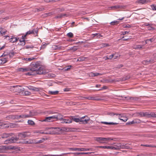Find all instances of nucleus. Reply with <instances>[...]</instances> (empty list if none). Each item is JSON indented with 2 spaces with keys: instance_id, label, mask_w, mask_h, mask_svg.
Masks as SVG:
<instances>
[{
  "instance_id": "2eb2a0df",
  "label": "nucleus",
  "mask_w": 156,
  "mask_h": 156,
  "mask_svg": "<svg viewBox=\"0 0 156 156\" xmlns=\"http://www.w3.org/2000/svg\"><path fill=\"white\" fill-rule=\"evenodd\" d=\"M27 87L29 90L33 91H39V88L36 87L31 86H29Z\"/></svg>"
},
{
  "instance_id": "dca6fc26",
  "label": "nucleus",
  "mask_w": 156,
  "mask_h": 156,
  "mask_svg": "<svg viewBox=\"0 0 156 156\" xmlns=\"http://www.w3.org/2000/svg\"><path fill=\"white\" fill-rule=\"evenodd\" d=\"M118 144L119 145V146H117L116 147L107 146V149L111 150H119L120 148V145H119L120 144Z\"/></svg>"
},
{
  "instance_id": "2f4dec72",
  "label": "nucleus",
  "mask_w": 156,
  "mask_h": 156,
  "mask_svg": "<svg viewBox=\"0 0 156 156\" xmlns=\"http://www.w3.org/2000/svg\"><path fill=\"white\" fill-rule=\"evenodd\" d=\"M67 15L66 14H62L58 15L57 16L55 17V18H61L64 17L65 16H66Z\"/></svg>"
},
{
  "instance_id": "b1692460",
  "label": "nucleus",
  "mask_w": 156,
  "mask_h": 156,
  "mask_svg": "<svg viewBox=\"0 0 156 156\" xmlns=\"http://www.w3.org/2000/svg\"><path fill=\"white\" fill-rule=\"evenodd\" d=\"M101 123L104 124L106 125H117L118 124V123L113 122H101Z\"/></svg>"
},
{
  "instance_id": "49530a36",
  "label": "nucleus",
  "mask_w": 156,
  "mask_h": 156,
  "mask_svg": "<svg viewBox=\"0 0 156 156\" xmlns=\"http://www.w3.org/2000/svg\"><path fill=\"white\" fill-rule=\"evenodd\" d=\"M62 154L60 155H52V154H44L42 156H62Z\"/></svg>"
},
{
  "instance_id": "58836bf2",
  "label": "nucleus",
  "mask_w": 156,
  "mask_h": 156,
  "mask_svg": "<svg viewBox=\"0 0 156 156\" xmlns=\"http://www.w3.org/2000/svg\"><path fill=\"white\" fill-rule=\"evenodd\" d=\"M78 48L76 46H74L73 47L70 48L69 50H72L74 51L77 50Z\"/></svg>"
},
{
  "instance_id": "a18cd8bd",
  "label": "nucleus",
  "mask_w": 156,
  "mask_h": 156,
  "mask_svg": "<svg viewBox=\"0 0 156 156\" xmlns=\"http://www.w3.org/2000/svg\"><path fill=\"white\" fill-rule=\"evenodd\" d=\"M139 99L138 98L135 97H131L130 98V99L132 101H137Z\"/></svg>"
},
{
  "instance_id": "bf43d9fd",
  "label": "nucleus",
  "mask_w": 156,
  "mask_h": 156,
  "mask_svg": "<svg viewBox=\"0 0 156 156\" xmlns=\"http://www.w3.org/2000/svg\"><path fill=\"white\" fill-rule=\"evenodd\" d=\"M137 114H138L140 116V117H144L143 114H144V112H138Z\"/></svg>"
},
{
  "instance_id": "9d476101",
  "label": "nucleus",
  "mask_w": 156,
  "mask_h": 156,
  "mask_svg": "<svg viewBox=\"0 0 156 156\" xmlns=\"http://www.w3.org/2000/svg\"><path fill=\"white\" fill-rule=\"evenodd\" d=\"M69 149L72 151H92V148H70Z\"/></svg>"
},
{
  "instance_id": "09e8293b",
  "label": "nucleus",
  "mask_w": 156,
  "mask_h": 156,
  "mask_svg": "<svg viewBox=\"0 0 156 156\" xmlns=\"http://www.w3.org/2000/svg\"><path fill=\"white\" fill-rule=\"evenodd\" d=\"M14 55V53L13 52H10L8 53V55L10 58L12 57Z\"/></svg>"
},
{
  "instance_id": "c9c22d12",
  "label": "nucleus",
  "mask_w": 156,
  "mask_h": 156,
  "mask_svg": "<svg viewBox=\"0 0 156 156\" xmlns=\"http://www.w3.org/2000/svg\"><path fill=\"white\" fill-rule=\"evenodd\" d=\"M56 11L58 12H62L64 11L65 10V9L63 8H58L56 9Z\"/></svg>"
},
{
  "instance_id": "6ab92c4d",
  "label": "nucleus",
  "mask_w": 156,
  "mask_h": 156,
  "mask_svg": "<svg viewBox=\"0 0 156 156\" xmlns=\"http://www.w3.org/2000/svg\"><path fill=\"white\" fill-rule=\"evenodd\" d=\"M151 117L156 118V112H149V118Z\"/></svg>"
},
{
  "instance_id": "423d86ee",
  "label": "nucleus",
  "mask_w": 156,
  "mask_h": 156,
  "mask_svg": "<svg viewBox=\"0 0 156 156\" xmlns=\"http://www.w3.org/2000/svg\"><path fill=\"white\" fill-rule=\"evenodd\" d=\"M24 88L20 86H11L10 90L13 92H17L20 94H21L22 92L23 91Z\"/></svg>"
},
{
  "instance_id": "7ed1b4c3",
  "label": "nucleus",
  "mask_w": 156,
  "mask_h": 156,
  "mask_svg": "<svg viewBox=\"0 0 156 156\" xmlns=\"http://www.w3.org/2000/svg\"><path fill=\"white\" fill-rule=\"evenodd\" d=\"M46 129H50L51 130L48 132V133H45L46 134H55L57 133V131H66L67 130V128L65 127H47Z\"/></svg>"
},
{
  "instance_id": "0eeeda50",
  "label": "nucleus",
  "mask_w": 156,
  "mask_h": 156,
  "mask_svg": "<svg viewBox=\"0 0 156 156\" xmlns=\"http://www.w3.org/2000/svg\"><path fill=\"white\" fill-rule=\"evenodd\" d=\"M95 140L100 143H105L106 141H110L114 140V139L110 137L104 138L101 137H98L95 138Z\"/></svg>"
},
{
  "instance_id": "f3484780",
  "label": "nucleus",
  "mask_w": 156,
  "mask_h": 156,
  "mask_svg": "<svg viewBox=\"0 0 156 156\" xmlns=\"http://www.w3.org/2000/svg\"><path fill=\"white\" fill-rule=\"evenodd\" d=\"M19 39V38H16V37H12V38L9 39V38L8 39H9L10 41L11 42L14 43L18 40Z\"/></svg>"
},
{
  "instance_id": "4be33fe9",
  "label": "nucleus",
  "mask_w": 156,
  "mask_h": 156,
  "mask_svg": "<svg viewBox=\"0 0 156 156\" xmlns=\"http://www.w3.org/2000/svg\"><path fill=\"white\" fill-rule=\"evenodd\" d=\"M6 118L7 119H16V116L15 115H10L8 116H7L6 117Z\"/></svg>"
},
{
  "instance_id": "3c124183",
  "label": "nucleus",
  "mask_w": 156,
  "mask_h": 156,
  "mask_svg": "<svg viewBox=\"0 0 156 156\" xmlns=\"http://www.w3.org/2000/svg\"><path fill=\"white\" fill-rule=\"evenodd\" d=\"M55 76V75L54 74L49 73L48 74V77H54Z\"/></svg>"
},
{
  "instance_id": "39448f33",
  "label": "nucleus",
  "mask_w": 156,
  "mask_h": 156,
  "mask_svg": "<svg viewBox=\"0 0 156 156\" xmlns=\"http://www.w3.org/2000/svg\"><path fill=\"white\" fill-rule=\"evenodd\" d=\"M36 71H31L30 72H28L26 73V75H35L36 74L41 75L43 74L44 73V71L43 70V68L41 67L40 65V68L39 69H36Z\"/></svg>"
},
{
  "instance_id": "c03bdc74",
  "label": "nucleus",
  "mask_w": 156,
  "mask_h": 156,
  "mask_svg": "<svg viewBox=\"0 0 156 156\" xmlns=\"http://www.w3.org/2000/svg\"><path fill=\"white\" fill-rule=\"evenodd\" d=\"M0 61H2V62H1V64H3L7 62V60L5 58H4L2 60L0 59Z\"/></svg>"
},
{
  "instance_id": "bb28decb",
  "label": "nucleus",
  "mask_w": 156,
  "mask_h": 156,
  "mask_svg": "<svg viewBox=\"0 0 156 156\" xmlns=\"http://www.w3.org/2000/svg\"><path fill=\"white\" fill-rule=\"evenodd\" d=\"M143 46V45H137L134 46V48L135 49H141L142 48Z\"/></svg>"
},
{
  "instance_id": "13d9d810",
  "label": "nucleus",
  "mask_w": 156,
  "mask_h": 156,
  "mask_svg": "<svg viewBox=\"0 0 156 156\" xmlns=\"http://www.w3.org/2000/svg\"><path fill=\"white\" fill-rule=\"evenodd\" d=\"M35 59L34 58H25V59L27 61H30L34 59Z\"/></svg>"
},
{
  "instance_id": "4468645a",
  "label": "nucleus",
  "mask_w": 156,
  "mask_h": 156,
  "mask_svg": "<svg viewBox=\"0 0 156 156\" xmlns=\"http://www.w3.org/2000/svg\"><path fill=\"white\" fill-rule=\"evenodd\" d=\"M107 115H109L110 116H113L114 115H116V116H118L119 119H120L121 120L123 121V119H122L121 118L122 117V116H120L121 114H117V113H114L113 112H108Z\"/></svg>"
},
{
  "instance_id": "473e14b6",
  "label": "nucleus",
  "mask_w": 156,
  "mask_h": 156,
  "mask_svg": "<svg viewBox=\"0 0 156 156\" xmlns=\"http://www.w3.org/2000/svg\"><path fill=\"white\" fill-rule=\"evenodd\" d=\"M58 91H49V94L51 95H57L58 93Z\"/></svg>"
},
{
  "instance_id": "ddd939ff",
  "label": "nucleus",
  "mask_w": 156,
  "mask_h": 156,
  "mask_svg": "<svg viewBox=\"0 0 156 156\" xmlns=\"http://www.w3.org/2000/svg\"><path fill=\"white\" fill-rule=\"evenodd\" d=\"M142 63L145 65H147L150 64H152L154 63V60H152V58L149 60H144L142 62Z\"/></svg>"
},
{
  "instance_id": "774afa93",
  "label": "nucleus",
  "mask_w": 156,
  "mask_h": 156,
  "mask_svg": "<svg viewBox=\"0 0 156 156\" xmlns=\"http://www.w3.org/2000/svg\"><path fill=\"white\" fill-rule=\"evenodd\" d=\"M89 76L90 77H94L95 76V74L94 73H90L89 74Z\"/></svg>"
},
{
  "instance_id": "f257e3e1",
  "label": "nucleus",
  "mask_w": 156,
  "mask_h": 156,
  "mask_svg": "<svg viewBox=\"0 0 156 156\" xmlns=\"http://www.w3.org/2000/svg\"><path fill=\"white\" fill-rule=\"evenodd\" d=\"M27 133L24 132L19 133L18 136H15L11 137L9 139L5 140L4 143L6 144H9L11 143H16L17 144H30L28 141H26L22 139V138H25L27 136Z\"/></svg>"
},
{
  "instance_id": "9b49d317",
  "label": "nucleus",
  "mask_w": 156,
  "mask_h": 156,
  "mask_svg": "<svg viewBox=\"0 0 156 156\" xmlns=\"http://www.w3.org/2000/svg\"><path fill=\"white\" fill-rule=\"evenodd\" d=\"M13 134L12 133H3L0 135V139H5L10 136L12 137Z\"/></svg>"
},
{
  "instance_id": "864d4df0",
  "label": "nucleus",
  "mask_w": 156,
  "mask_h": 156,
  "mask_svg": "<svg viewBox=\"0 0 156 156\" xmlns=\"http://www.w3.org/2000/svg\"><path fill=\"white\" fill-rule=\"evenodd\" d=\"M21 118H28V115H26V114H21Z\"/></svg>"
},
{
  "instance_id": "338daca9",
  "label": "nucleus",
  "mask_w": 156,
  "mask_h": 156,
  "mask_svg": "<svg viewBox=\"0 0 156 156\" xmlns=\"http://www.w3.org/2000/svg\"><path fill=\"white\" fill-rule=\"evenodd\" d=\"M151 26H150L149 27H148V30H152L154 29V28Z\"/></svg>"
},
{
  "instance_id": "20e7f679",
  "label": "nucleus",
  "mask_w": 156,
  "mask_h": 156,
  "mask_svg": "<svg viewBox=\"0 0 156 156\" xmlns=\"http://www.w3.org/2000/svg\"><path fill=\"white\" fill-rule=\"evenodd\" d=\"M87 116L82 117L80 118H76L75 116H71V119L72 120H73L77 122H80V123L86 124H87L88 122L90 120L89 119H84Z\"/></svg>"
},
{
  "instance_id": "4d7b16f0",
  "label": "nucleus",
  "mask_w": 156,
  "mask_h": 156,
  "mask_svg": "<svg viewBox=\"0 0 156 156\" xmlns=\"http://www.w3.org/2000/svg\"><path fill=\"white\" fill-rule=\"evenodd\" d=\"M16 119H19L20 118H22L21 115H15Z\"/></svg>"
},
{
  "instance_id": "680f3d73",
  "label": "nucleus",
  "mask_w": 156,
  "mask_h": 156,
  "mask_svg": "<svg viewBox=\"0 0 156 156\" xmlns=\"http://www.w3.org/2000/svg\"><path fill=\"white\" fill-rule=\"evenodd\" d=\"M86 99H88L89 100H94V98L91 97H88L85 98Z\"/></svg>"
},
{
  "instance_id": "ea45409f",
  "label": "nucleus",
  "mask_w": 156,
  "mask_h": 156,
  "mask_svg": "<svg viewBox=\"0 0 156 156\" xmlns=\"http://www.w3.org/2000/svg\"><path fill=\"white\" fill-rule=\"evenodd\" d=\"M154 40V39L153 38H151L149 39H148L146 40L145 41V44H147L148 43L149 41H150L151 42H152Z\"/></svg>"
},
{
  "instance_id": "1a4fd4ad",
  "label": "nucleus",
  "mask_w": 156,
  "mask_h": 156,
  "mask_svg": "<svg viewBox=\"0 0 156 156\" xmlns=\"http://www.w3.org/2000/svg\"><path fill=\"white\" fill-rule=\"evenodd\" d=\"M59 115L46 117L44 119L41 121L47 122H52L54 120V119H58V116Z\"/></svg>"
},
{
  "instance_id": "7c9ffc66",
  "label": "nucleus",
  "mask_w": 156,
  "mask_h": 156,
  "mask_svg": "<svg viewBox=\"0 0 156 156\" xmlns=\"http://www.w3.org/2000/svg\"><path fill=\"white\" fill-rule=\"evenodd\" d=\"M87 58L85 57H79L78 58L77 61H80V62H82L84 61L85 59Z\"/></svg>"
},
{
  "instance_id": "f8f14e48",
  "label": "nucleus",
  "mask_w": 156,
  "mask_h": 156,
  "mask_svg": "<svg viewBox=\"0 0 156 156\" xmlns=\"http://www.w3.org/2000/svg\"><path fill=\"white\" fill-rule=\"evenodd\" d=\"M38 32V30L37 29H34L31 30H29L26 33L28 35L32 34L37 35Z\"/></svg>"
},
{
  "instance_id": "603ef678",
  "label": "nucleus",
  "mask_w": 156,
  "mask_h": 156,
  "mask_svg": "<svg viewBox=\"0 0 156 156\" xmlns=\"http://www.w3.org/2000/svg\"><path fill=\"white\" fill-rule=\"evenodd\" d=\"M135 124L134 120H133L132 121L129 122H127L126 123V125H131L133 124Z\"/></svg>"
},
{
  "instance_id": "0e129e2a",
  "label": "nucleus",
  "mask_w": 156,
  "mask_h": 156,
  "mask_svg": "<svg viewBox=\"0 0 156 156\" xmlns=\"http://www.w3.org/2000/svg\"><path fill=\"white\" fill-rule=\"evenodd\" d=\"M114 54H112L111 55L108 56V58L107 59H111L113 57Z\"/></svg>"
},
{
  "instance_id": "aec40b11",
  "label": "nucleus",
  "mask_w": 156,
  "mask_h": 156,
  "mask_svg": "<svg viewBox=\"0 0 156 156\" xmlns=\"http://www.w3.org/2000/svg\"><path fill=\"white\" fill-rule=\"evenodd\" d=\"M136 2L139 4H144L147 3V0H137Z\"/></svg>"
},
{
  "instance_id": "f704fd0d",
  "label": "nucleus",
  "mask_w": 156,
  "mask_h": 156,
  "mask_svg": "<svg viewBox=\"0 0 156 156\" xmlns=\"http://www.w3.org/2000/svg\"><path fill=\"white\" fill-rule=\"evenodd\" d=\"M144 117H146L147 118H149V112H145L143 114Z\"/></svg>"
},
{
  "instance_id": "5fc2aeb1",
  "label": "nucleus",
  "mask_w": 156,
  "mask_h": 156,
  "mask_svg": "<svg viewBox=\"0 0 156 156\" xmlns=\"http://www.w3.org/2000/svg\"><path fill=\"white\" fill-rule=\"evenodd\" d=\"M122 6L119 5H117L114 6L112 7L113 8H115V9H118V8H122Z\"/></svg>"
},
{
  "instance_id": "4c0bfd02",
  "label": "nucleus",
  "mask_w": 156,
  "mask_h": 156,
  "mask_svg": "<svg viewBox=\"0 0 156 156\" xmlns=\"http://www.w3.org/2000/svg\"><path fill=\"white\" fill-rule=\"evenodd\" d=\"M72 66L71 65L68 66L64 68V69L65 71H68L70 69V68Z\"/></svg>"
},
{
  "instance_id": "79ce46f5",
  "label": "nucleus",
  "mask_w": 156,
  "mask_h": 156,
  "mask_svg": "<svg viewBox=\"0 0 156 156\" xmlns=\"http://www.w3.org/2000/svg\"><path fill=\"white\" fill-rule=\"evenodd\" d=\"M28 124L31 125H33L35 124L34 122L31 120H28Z\"/></svg>"
},
{
  "instance_id": "a878e982",
  "label": "nucleus",
  "mask_w": 156,
  "mask_h": 156,
  "mask_svg": "<svg viewBox=\"0 0 156 156\" xmlns=\"http://www.w3.org/2000/svg\"><path fill=\"white\" fill-rule=\"evenodd\" d=\"M59 115L58 116V118L57 119L60 120L61 121V123H66V122L65 121V119H63L62 118H60V114H59Z\"/></svg>"
},
{
  "instance_id": "e433bc0d",
  "label": "nucleus",
  "mask_w": 156,
  "mask_h": 156,
  "mask_svg": "<svg viewBox=\"0 0 156 156\" xmlns=\"http://www.w3.org/2000/svg\"><path fill=\"white\" fill-rule=\"evenodd\" d=\"M67 36L69 37L72 38L73 37V34L72 33L69 32L67 34Z\"/></svg>"
},
{
  "instance_id": "5701e85b",
  "label": "nucleus",
  "mask_w": 156,
  "mask_h": 156,
  "mask_svg": "<svg viewBox=\"0 0 156 156\" xmlns=\"http://www.w3.org/2000/svg\"><path fill=\"white\" fill-rule=\"evenodd\" d=\"M36 113L34 111H31L30 112L29 114H27L28 115V117H32L33 116L35 115Z\"/></svg>"
},
{
  "instance_id": "c85d7f7f",
  "label": "nucleus",
  "mask_w": 156,
  "mask_h": 156,
  "mask_svg": "<svg viewBox=\"0 0 156 156\" xmlns=\"http://www.w3.org/2000/svg\"><path fill=\"white\" fill-rule=\"evenodd\" d=\"M92 153V152H87V153H84V152H79V153H73L76 155H79L80 154H90Z\"/></svg>"
},
{
  "instance_id": "37998d69",
  "label": "nucleus",
  "mask_w": 156,
  "mask_h": 156,
  "mask_svg": "<svg viewBox=\"0 0 156 156\" xmlns=\"http://www.w3.org/2000/svg\"><path fill=\"white\" fill-rule=\"evenodd\" d=\"M94 37L97 36V38H100L102 37V36L99 34L96 33L93 34Z\"/></svg>"
},
{
  "instance_id": "72a5a7b5",
  "label": "nucleus",
  "mask_w": 156,
  "mask_h": 156,
  "mask_svg": "<svg viewBox=\"0 0 156 156\" xmlns=\"http://www.w3.org/2000/svg\"><path fill=\"white\" fill-rule=\"evenodd\" d=\"M119 23V21H114L111 22L110 23V24L113 25H116Z\"/></svg>"
},
{
  "instance_id": "6e6d98bb",
  "label": "nucleus",
  "mask_w": 156,
  "mask_h": 156,
  "mask_svg": "<svg viewBox=\"0 0 156 156\" xmlns=\"http://www.w3.org/2000/svg\"><path fill=\"white\" fill-rule=\"evenodd\" d=\"M122 26L123 28H130L131 27V26L129 24H124Z\"/></svg>"
},
{
  "instance_id": "8fccbe9b",
  "label": "nucleus",
  "mask_w": 156,
  "mask_h": 156,
  "mask_svg": "<svg viewBox=\"0 0 156 156\" xmlns=\"http://www.w3.org/2000/svg\"><path fill=\"white\" fill-rule=\"evenodd\" d=\"M152 9L153 10H156V5H152L151 6Z\"/></svg>"
},
{
  "instance_id": "412c9836",
  "label": "nucleus",
  "mask_w": 156,
  "mask_h": 156,
  "mask_svg": "<svg viewBox=\"0 0 156 156\" xmlns=\"http://www.w3.org/2000/svg\"><path fill=\"white\" fill-rule=\"evenodd\" d=\"M52 48L54 50H60L62 48V46L54 45L52 46Z\"/></svg>"
},
{
  "instance_id": "393cba45",
  "label": "nucleus",
  "mask_w": 156,
  "mask_h": 156,
  "mask_svg": "<svg viewBox=\"0 0 156 156\" xmlns=\"http://www.w3.org/2000/svg\"><path fill=\"white\" fill-rule=\"evenodd\" d=\"M21 94L24 95L26 96L30 95L31 94V93L28 91H24V89L23 91L22 92Z\"/></svg>"
},
{
  "instance_id": "c756f323",
  "label": "nucleus",
  "mask_w": 156,
  "mask_h": 156,
  "mask_svg": "<svg viewBox=\"0 0 156 156\" xmlns=\"http://www.w3.org/2000/svg\"><path fill=\"white\" fill-rule=\"evenodd\" d=\"M141 146L147 147H156V145H145L142 144L141 145Z\"/></svg>"
},
{
  "instance_id": "052dcab7",
  "label": "nucleus",
  "mask_w": 156,
  "mask_h": 156,
  "mask_svg": "<svg viewBox=\"0 0 156 156\" xmlns=\"http://www.w3.org/2000/svg\"><path fill=\"white\" fill-rule=\"evenodd\" d=\"M6 125L5 124L3 123L1 124H0V129H3L5 127H6V126H5Z\"/></svg>"
},
{
  "instance_id": "a211bd4d",
  "label": "nucleus",
  "mask_w": 156,
  "mask_h": 156,
  "mask_svg": "<svg viewBox=\"0 0 156 156\" xmlns=\"http://www.w3.org/2000/svg\"><path fill=\"white\" fill-rule=\"evenodd\" d=\"M6 32L7 31L5 29L2 27L0 28V33L2 35H5Z\"/></svg>"
},
{
  "instance_id": "6e6552de",
  "label": "nucleus",
  "mask_w": 156,
  "mask_h": 156,
  "mask_svg": "<svg viewBox=\"0 0 156 156\" xmlns=\"http://www.w3.org/2000/svg\"><path fill=\"white\" fill-rule=\"evenodd\" d=\"M15 149V147L11 146H0V153L3 152L5 151L8 150Z\"/></svg>"
},
{
  "instance_id": "69168bd1",
  "label": "nucleus",
  "mask_w": 156,
  "mask_h": 156,
  "mask_svg": "<svg viewBox=\"0 0 156 156\" xmlns=\"http://www.w3.org/2000/svg\"><path fill=\"white\" fill-rule=\"evenodd\" d=\"M102 45L103 47H108L109 46V44L106 43H103Z\"/></svg>"
},
{
  "instance_id": "cd10ccee",
  "label": "nucleus",
  "mask_w": 156,
  "mask_h": 156,
  "mask_svg": "<svg viewBox=\"0 0 156 156\" xmlns=\"http://www.w3.org/2000/svg\"><path fill=\"white\" fill-rule=\"evenodd\" d=\"M66 123H69L72 122V120L71 119V116H70L69 118L67 119H65Z\"/></svg>"
},
{
  "instance_id": "f03ea898",
  "label": "nucleus",
  "mask_w": 156,
  "mask_h": 156,
  "mask_svg": "<svg viewBox=\"0 0 156 156\" xmlns=\"http://www.w3.org/2000/svg\"><path fill=\"white\" fill-rule=\"evenodd\" d=\"M30 66L27 68H20L19 70L20 72H28L31 71H36V69H39L40 68V65L37 62L32 63L30 65Z\"/></svg>"
},
{
  "instance_id": "e2e57ef3",
  "label": "nucleus",
  "mask_w": 156,
  "mask_h": 156,
  "mask_svg": "<svg viewBox=\"0 0 156 156\" xmlns=\"http://www.w3.org/2000/svg\"><path fill=\"white\" fill-rule=\"evenodd\" d=\"M26 48L28 49L29 48H33L34 47L32 45L31 46H25Z\"/></svg>"
},
{
  "instance_id": "a19ab883",
  "label": "nucleus",
  "mask_w": 156,
  "mask_h": 156,
  "mask_svg": "<svg viewBox=\"0 0 156 156\" xmlns=\"http://www.w3.org/2000/svg\"><path fill=\"white\" fill-rule=\"evenodd\" d=\"M152 60H154V63L156 61V53H154L153 55Z\"/></svg>"
},
{
  "instance_id": "de8ad7c7",
  "label": "nucleus",
  "mask_w": 156,
  "mask_h": 156,
  "mask_svg": "<svg viewBox=\"0 0 156 156\" xmlns=\"http://www.w3.org/2000/svg\"><path fill=\"white\" fill-rule=\"evenodd\" d=\"M134 120V121L135 123H137V124L140 123L141 122V121L139 119H135V120Z\"/></svg>"
}]
</instances>
